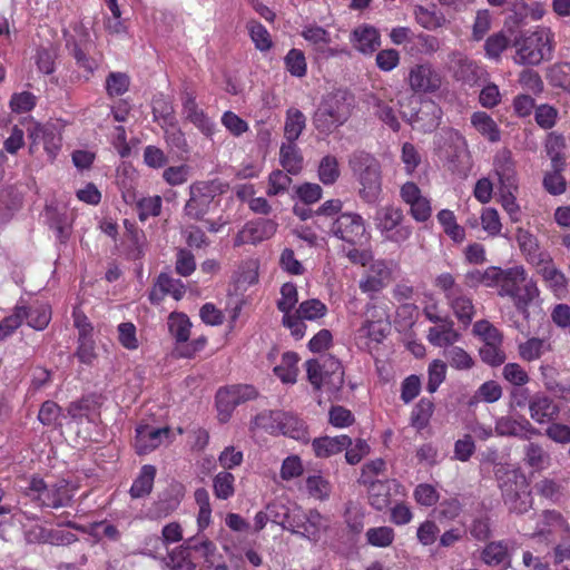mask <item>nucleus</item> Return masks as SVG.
<instances>
[{
	"label": "nucleus",
	"instance_id": "52",
	"mask_svg": "<svg viewBox=\"0 0 570 570\" xmlns=\"http://www.w3.org/2000/svg\"><path fill=\"white\" fill-rule=\"evenodd\" d=\"M287 71L294 76L302 78L306 75L307 65L305 55L299 49H291L284 58Z\"/></svg>",
	"mask_w": 570,
	"mask_h": 570
},
{
	"label": "nucleus",
	"instance_id": "57",
	"mask_svg": "<svg viewBox=\"0 0 570 570\" xmlns=\"http://www.w3.org/2000/svg\"><path fill=\"white\" fill-rule=\"evenodd\" d=\"M510 512L524 514L532 509L533 500L529 489L519 491L517 494L503 500Z\"/></svg>",
	"mask_w": 570,
	"mask_h": 570
},
{
	"label": "nucleus",
	"instance_id": "54",
	"mask_svg": "<svg viewBox=\"0 0 570 570\" xmlns=\"http://www.w3.org/2000/svg\"><path fill=\"white\" fill-rule=\"evenodd\" d=\"M156 286L159 287V292H161L164 296L169 294L177 301L180 299L186 292L185 285L180 279H175L166 273H161L158 276Z\"/></svg>",
	"mask_w": 570,
	"mask_h": 570
},
{
	"label": "nucleus",
	"instance_id": "64",
	"mask_svg": "<svg viewBox=\"0 0 570 570\" xmlns=\"http://www.w3.org/2000/svg\"><path fill=\"white\" fill-rule=\"evenodd\" d=\"M509 39L503 32L490 36L484 43V50L489 58L499 59L501 53L509 47Z\"/></svg>",
	"mask_w": 570,
	"mask_h": 570
},
{
	"label": "nucleus",
	"instance_id": "30",
	"mask_svg": "<svg viewBox=\"0 0 570 570\" xmlns=\"http://www.w3.org/2000/svg\"><path fill=\"white\" fill-rule=\"evenodd\" d=\"M279 160L283 168L292 175H297L303 167V157L295 141L284 142L279 150Z\"/></svg>",
	"mask_w": 570,
	"mask_h": 570
},
{
	"label": "nucleus",
	"instance_id": "29",
	"mask_svg": "<svg viewBox=\"0 0 570 570\" xmlns=\"http://www.w3.org/2000/svg\"><path fill=\"white\" fill-rule=\"evenodd\" d=\"M446 302L458 321L463 325V327H468L475 314L472 298L468 296L462 289L455 295H452V297L446 299Z\"/></svg>",
	"mask_w": 570,
	"mask_h": 570
},
{
	"label": "nucleus",
	"instance_id": "41",
	"mask_svg": "<svg viewBox=\"0 0 570 570\" xmlns=\"http://www.w3.org/2000/svg\"><path fill=\"white\" fill-rule=\"evenodd\" d=\"M191 323L186 314L173 313L168 318V330L176 343H186L190 336Z\"/></svg>",
	"mask_w": 570,
	"mask_h": 570
},
{
	"label": "nucleus",
	"instance_id": "12",
	"mask_svg": "<svg viewBox=\"0 0 570 570\" xmlns=\"http://www.w3.org/2000/svg\"><path fill=\"white\" fill-rule=\"evenodd\" d=\"M277 223L273 219L257 218L247 222L234 238V246L244 244H258L271 238L277 230Z\"/></svg>",
	"mask_w": 570,
	"mask_h": 570
},
{
	"label": "nucleus",
	"instance_id": "3",
	"mask_svg": "<svg viewBox=\"0 0 570 570\" xmlns=\"http://www.w3.org/2000/svg\"><path fill=\"white\" fill-rule=\"evenodd\" d=\"M350 168L356 177L358 195L366 204H374L382 193V174L379 160L371 154L357 150L348 159Z\"/></svg>",
	"mask_w": 570,
	"mask_h": 570
},
{
	"label": "nucleus",
	"instance_id": "25",
	"mask_svg": "<svg viewBox=\"0 0 570 570\" xmlns=\"http://www.w3.org/2000/svg\"><path fill=\"white\" fill-rule=\"evenodd\" d=\"M351 445H353L352 439L345 434L333 438L325 435L316 438L312 442L315 456L321 459L341 453Z\"/></svg>",
	"mask_w": 570,
	"mask_h": 570
},
{
	"label": "nucleus",
	"instance_id": "16",
	"mask_svg": "<svg viewBox=\"0 0 570 570\" xmlns=\"http://www.w3.org/2000/svg\"><path fill=\"white\" fill-rule=\"evenodd\" d=\"M409 85L414 92H434L441 87V77L430 63L415 65L409 72Z\"/></svg>",
	"mask_w": 570,
	"mask_h": 570
},
{
	"label": "nucleus",
	"instance_id": "5",
	"mask_svg": "<svg viewBox=\"0 0 570 570\" xmlns=\"http://www.w3.org/2000/svg\"><path fill=\"white\" fill-rule=\"evenodd\" d=\"M71 29L72 31H63L66 49L75 59L76 66L83 70L85 78L88 80L98 68V61L91 56L95 45L89 30L81 22L75 23Z\"/></svg>",
	"mask_w": 570,
	"mask_h": 570
},
{
	"label": "nucleus",
	"instance_id": "20",
	"mask_svg": "<svg viewBox=\"0 0 570 570\" xmlns=\"http://www.w3.org/2000/svg\"><path fill=\"white\" fill-rule=\"evenodd\" d=\"M530 416L539 424L551 423L558 419L560 407L550 396L535 394L529 401Z\"/></svg>",
	"mask_w": 570,
	"mask_h": 570
},
{
	"label": "nucleus",
	"instance_id": "6",
	"mask_svg": "<svg viewBox=\"0 0 570 570\" xmlns=\"http://www.w3.org/2000/svg\"><path fill=\"white\" fill-rule=\"evenodd\" d=\"M515 61L520 65L538 66L551 55L549 35L544 30L524 31L513 40Z\"/></svg>",
	"mask_w": 570,
	"mask_h": 570
},
{
	"label": "nucleus",
	"instance_id": "40",
	"mask_svg": "<svg viewBox=\"0 0 570 570\" xmlns=\"http://www.w3.org/2000/svg\"><path fill=\"white\" fill-rule=\"evenodd\" d=\"M523 453L525 464L537 471L543 470L550 464V454L539 443L529 442L524 445Z\"/></svg>",
	"mask_w": 570,
	"mask_h": 570
},
{
	"label": "nucleus",
	"instance_id": "28",
	"mask_svg": "<svg viewBox=\"0 0 570 570\" xmlns=\"http://www.w3.org/2000/svg\"><path fill=\"white\" fill-rule=\"evenodd\" d=\"M460 334L454 330V322L445 317L442 323L429 330V342L439 347L451 346L460 340Z\"/></svg>",
	"mask_w": 570,
	"mask_h": 570
},
{
	"label": "nucleus",
	"instance_id": "19",
	"mask_svg": "<svg viewBox=\"0 0 570 570\" xmlns=\"http://www.w3.org/2000/svg\"><path fill=\"white\" fill-rule=\"evenodd\" d=\"M100 405L99 396L96 394L85 395L67 406V414L76 422L86 419L89 423H95L100 416Z\"/></svg>",
	"mask_w": 570,
	"mask_h": 570
},
{
	"label": "nucleus",
	"instance_id": "11",
	"mask_svg": "<svg viewBox=\"0 0 570 570\" xmlns=\"http://www.w3.org/2000/svg\"><path fill=\"white\" fill-rule=\"evenodd\" d=\"M464 137L455 129L442 128L433 139L434 154L442 160L454 163L465 148Z\"/></svg>",
	"mask_w": 570,
	"mask_h": 570
},
{
	"label": "nucleus",
	"instance_id": "2",
	"mask_svg": "<svg viewBox=\"0 0 570 570\" xmlns=\"http://www.w3.org/2000/svg\"><path fill=\"white\" fill-rule=\"evenodd\" d=\"M497 286L500 287L498 294L512 298L515 308L523 314L528 313L529 305L539 296L537 283L528 279L522 266L500 268Z\"/></svg>",
	"mask_w": 570,
	"mask_h": 570
},
{
	"label": "nucleus",
	"instance_id": "46",
	"mask_svg": "<svg viewBox=\"0 0 570 570\" xmlns=\"http://www.w3.org/2000/svg\"><path fill=\"white\" fill-rule=\"evenodd\" d=\"M444 357L449 365L459 371L470 370L474 366L473 358L459 346H449L444 351Z\"/></svg>",
	"mask_w": 570,
	"mask_h": 570
},
{
	"label": "nucleus",
	"instance_id": "26",
	"mask_svg": "<svg viewBox=\"0 0 570 570\" xmlns=\"http://www.w3.org/2000/svg\"><path fill=\"white\" fill-rule=\"evenodd\" d=\"M32 138L31 148L42 144L50 160H53L61 146V137L53 126H37L30 134Z\"/></svg>",
	"mask_w": 570,
	"mask_h": 570
},
{
	"label": "nucleus",
	"instance_id": "63",
	"mask_svg": "<svg viewBox=\"0 0 570 570\" xmlns=\"http://www.w3.org/2000/svg\"><path fill=\"white\" fill-rule=\"evenodd\" d=\"M446 374V364L440 360H434L429 365L428 370V384L426 390L429 393H434L441 385V383L445 380Z\"/></svg>",
	"mask_w": 570,
	"mask_h": 570
},
{
	"label": "nucleus",
	"instance_id": "7",
	"mask_svg": "<svg viewBox=\"0 0 570 570\" xmlns=\"http://www.w3.org/2000/svg\"><path fill=\"white\" fill-rule=\"evenodd\" d=\"M326 529V519L316 509L304 511L299 507L292 509L288 522L284 525V530L314 543L320 541L321 532Z\"/></svg>",
	"mask_w": 570,
	"mask_h": 570
},
{
	"label": "nucleus",
	"instance_id": "22",
	"mask_svg": "<svg viewBox=\"0 0 570 570\" xmlns=\"http://www.w3.org/2000/svg\"><path fill=\"white\" fill-rule=\"evenodd\" d=\"M495 433L501 436H518L529 439V435H538L540 431L532 426L527 419L515 420L502 416L495 422Z\"/></svg>",
	"mask_w": 570,
	"mask_h": 570
},
{
	"label": "nucleus",
	"instance_id": "24",
	"mask_svg": "<svg viewBox=\"0 0 570 570\" xmlns=\"http://www.w3.org/2000/svg\"><path fill=\"white\" fill-rule=\"evenodd\" d=\"M184 497V491L181 485H171L161 492L158 497V500L153 504L150 509V513L154 518L160 519L169 515L174 512Z\"/></svg>",
	"mask_w": 570,
	"mask_h": 570
},
{
	"label": "nucleus",
	"instance_id": "50",
	"mask_svg": "<svg viewBox=\"0 0 570 570\" xmlns=\"http://www.w3.org/2000/svg\"><path fill=\"white\" fill-rule=\"evenodd\" d=\"M235 478L230 472L222 471L213 480L214 494L217 499L227 500L234 495Z\"/></svg>",
	"mask_w": 570,
	"mask_h": 570
},
{
	"label": "nucleus",
	"instance_id": "58",
	"mask_svg": "<svg viewBox=\"0 0 570 570\" xmlns=\"http://www.w3.org/2000/svg\"><path fill=\"white\" fill-rule=\"evenodd\" d=\"M281 417L282 411H264L254 417L253 425L271 434H277Z\"/></svg>",
	"mask_w": 570,
	"mask_h": 570
},
{
	"label": "nucleus",
	"instance_id": "55",
	"mask_svg": "<svg viewBox=\"0 0 570 570\" xmlns=\"http://www.w3.org/2000/svg\"><path fill=\"white\" fill-rule=\"evenodd\" d=\"M327 313L326 305L317 298H311L302 302L296 311V314L304 320L315 321Z\"/></svg>",
	"mask_w": 570,
	"mask_h": 570
},
{
	"label": "nucleus",
	"instance_id": "13",
	"mask_svg": "<svg viewBox=\"0 0 570 570\" xmlns=\"http://www.w3.org/2000/svg\"><path fill=\"white\" fill-rule=\"evenodd\" d=\"M494 478L501 490L502 499L505 500L519 491L529 488L528 480L519 469H512L507 464L494 465Z\"/></svg>",
	"mask_w": 570,
	"mask_h": 570
},
{
	"label": "nucleus",
	"instance_id": "59",
	"mask_svg": "<svg viewBox=\"0 0 570 570\" xmlns=\"http://www.w3.org/2000/svg\"><path fill=\"white\" fill-rule=\"evenodd\" d=\"M320 180L325 185L334 184L340 177L338 161L334 156L327 155L322 158L318 166Z\"/></svg>",
	"mask_w": 570,
	"mask_h": 570
},
{
	"label": "nucleus",
	"instance_id": "15",
	"mask_svg": "<svg viewBox=\"0 0 570 570\" xmlns=\"http://www.w3.org/2000/svg\"><path fill=\"white\" fill-rule=\"evenodd\" d=\"M183 115L185 119L198 128L206 137H212L215 131L214 121L198 107L193 92L185 91L181 96Z\"/></svg>",
	"mask_w": 570,
	"mask_h": 570
},
{
	"label": "nucleus",
	"instance_id": "43",
	"mask_svg": "<svg viewBox=\"0 0 570 570\" xmlns=\"http://www.w3.org/2000/svg\"><path fill=\"white\" fill-rule=\"evenodd\" d=\"M547 79L551 86L570 94V62L563 61L552 65L547 71Z\"/></svg>",
	"mask_w": 570,
	"mask_h": 570
},
{
	"label": "nucleus",
	"instance_id": "21",
	"mask_svg": "<svg viewBox=\"0 0 570 570\" xmlns=\"http://www.w3.org/2000/svg\"><path fill=\"white\" fill-rule=\"evenodd\" d=\"M357 482L367 488L368 503L377 511L386 509L391 503V485L389 480L360 478Z\"/></svg>",
	"mask_w": 570,
	"mask_h": 570
},
{
	"label": "nucleus",
	"instance_id": "32",
	"mask_svg": "<svg viewBox=\"0 0 570 570\" xmlns=\"http://www.w3.org/2000/svg\"><path fill=\"white\" fill-rule=\"evenodd\" d=\"M155 476L156 468L149 464L144 465L130 488L131 498L139 499L148 495L153 490Z\"/></svg>",
	"mask_w": 570,
	"mask_h": 570
},
{
	"label": "nucleus",
	"instance_id": "17",
	"mask_svg": "<svg viewBox=\"0 0 570 570\" xmlns=\"http://www.w3.org/2000/svg\"><path fill=\"white\" fill-rule=\"evenodd\" d=\"M493 171L498 177L500 188L518 189L515 163L509 149H500L493 159Z\"/></svg>",
	"mask_w": 570,
	"mask_h": 570
},
{
	"label": "nucleus",
	"instance_id": "47",
	"mask_svg": "<svg viewBox=\"0 0 570 570\" xmlns=\"http://www.w3.org/2000/svg\"><path fill=\"white\" fill-rule=\"evenodd\" d=\"M236 406L234 396L228 386L220 387L216 393V407L219 421L226 423L230 419Z\"/></svg>",
	"mask_w": 570,
	"mask_h": 570
},
{
	"label": "nucleus",
	"instance_id": "18",
	"mask_svg": "<svg viewBox=\"0 0 570 570\" xmlns=\"http://www.w3.org/2000/svg\"><path fill=\"white\" fill-rule=\"evenodd\" d=\"M442 109L434 101H424L419 110L411 117L410 124L413 129L424 134L433 132L441 122Z\"/></svg>",
	"mask_w": 570,
	"mask_h": 570
},
{
	"label": "nucleus",
	"instance_id": "39",
	"mask_svg": "<svg viewBox=\"0 0 570 570\" xmlns=\"http://www.w3.org/2000/svg\"><path fill=\"white\" fill-rule=\"evenodd\" d=\"M298 355L295 352H286L282 356V363L274 367V374L283 382V383H295L298 368Z\"/></svg>",
	"mask_w": 570,
	"mask_h": 570
},
{
	"label": "nucleus",
	"instance_id": "61",
	"mask_svg": "<svg viewBox=\"0 0 570 570\" xmlns=\"http://www.w3.org/2000/svg\"><path fill=\"white\" fill-rule=\"evenodd\" d=\"M306 489L311 497L318 500H326L331 494L332 485L322 475H309L306 479Z\"/></svg>",
	"mask_w": 570,
	"mask_h": 570
},
{
	"label": "nucleus",
	"instance_id": "14",
	"mask_svg": "<svg viewBox=\"0 0 570 570\" xmlns=\"http://www.w3.org/2000/svg\"><path fill=\"white\" fill-rule=\"evenodd\" d=\"M169 435L170 429L167 426L154 428L148 424L138 425L134 441L135 450L139 455L150 453L160 446L164 440H167Z\"/></svg>",
	"mask_w": 570,
	"mask_h": 570
},
{
	"label": "nucleus",
	"instance_id": "8",
	"mask_svg": "<svg viewBox=\"0 0 570 570\" xmlns=\"http://www.w3.org/2000/svg\"><path fill=\"white\" fill-rule=\"evenodd\" d=\"M328 234L352 246L362 245L368 238L364 218L353 212L342 213L328 222Z\"/></svg>",
	"mask_w": 570,
	"mask_h": 570
},
{
	"label": "nucleus",
	"instance_id": "1",
	"mask_svg": "<svg viewBox=\"0 0 570 570\" xmlns=\"http://www.w3.org/2000/svg\"><path fill=\"white\" fill-rule=\"evenodd\" d=\"M354 102V96L347 90L337 89L327 94L313 115L316 130L330 135L344 125L352 115Z\"/></svg>",
	"mask_w": 570,
	"mask_h": 570
},
{
	"label": "nucleus",
	"instance_id": "34",
	"mask_svg": "<svg viewBox=\"0 0 570 570\" xmlns=\"http://www.w3.org/2000/svg\"><path fill=\"white\" fill-rule=\"evenodd\" d=\"M535 267L544 282L548 283L554 292L563 291L566 288V276L554 266L550 255L547 262H542L540 265H535Z\"/></svg>",
	"mask_w": 570,
	"mask_h": 570
},
{
	"label": "nucleus",
	"instance_id": "49",
	"mask_svg": "<svg viewBox=\"0 0 570 570\" xmlns=\"http://www.w3.org/2000/svg\"><path fill=\"white\" fill-rule=\"evenodd\" d=\"M164 137L167 145L179 153L188 151V144L184 131L180 129L178 121L163 127Z\"/></svg>",
	"mask_w": 570,
	"mask_h": 570
},
{
	"label": "nucleus",
	"instance_id": "23",
	"mask_svg": "<svg viewBox=\"0 0 570 570\" xmlns=\"http://www.w3.org/2000/svg\"><path fill=\"white\" fill-rule=\"evenodd\" d=\"M520 250L525 255L527 261L532 265H540L547 262L549 253L541 250L537 237L529 230L519 227L515 234Z\"/></svg>",
	"mask_w": 570,
	"mask_h": 570
},
{
	"label": "nucleus",
	"instance_id": "36",
	"mask_svg": "<svg viewBox=\"0 0 570 570\" xmlns=\"http://www.w3.org/2000/svg\"><path fill=\"white\" fill-rule=\"evenodd\" d=\"M305 127V115L298 109L289 108L286 112V119L284 125V137L286 141H296Z\"/></svg>",
	"mask_w": 570,
	"mask_h": 570
},
{
	"label": "nucleus",
	"instance_id": "33",
	"mask_svg": "<svg viewBox=\"0 0 570 570\" xmlns=\"http://www.w3.org/2000/svg\"><path fill=\"white\" fill-rule=\"evenodd\" d=\"M500 267L490 266L485 271L472 269L464 275V283L470 288H476L479 285L487 287L497 286Z\"/></svg>",
	"mask_w": 570,
	"mask_h": 570
},
{
	"label": "nucleus",
	"instance_id": "53",
	"mask_svg": "<svg viewBox=\"0 0 570 570\" xmlns=\"http://www.w3.org/2000/svg\"><path fill=\"white\" fill-rule=\"evenodd\" d=\"M508 558V547L502 541H493L482 551V560L488 566H499Z\"/></svg>",
	"mask_w": 570,
	"mask_h": 570
},
{
	"label": "nucleus",
	"instance_id": "45",
	"mask_svg": "<svg viewBox=\"0 0 570 570\" xmlns=\"http://www.w3.org/2000/svg\"><path fill=\"white\" fill-rule=\"evenodd\" d=\"M26 318L28 326L42 331L46 328L51 320V312L46 305H38L35 307L24 306Z\"/></svg>",
	"mask_w": 570,
	"mask_h": 570
},
{
	"label": "nucleus",
	"instance_id": "37",
	"mask_svg": "<svg viewBox=\"0 0 570 570\" xmlns=\"http://www.w3.org/2000/svg\"><path fill=\"white\" fill-rule=\"evenodd\" d=\"M471 124L481 135L487 137L490 141L495 142L500 140V129L495 121L492 119V117L489 116L487 112H473L471 116Z\"/></svg>",
	"mask_w": 570,
	"mask_h": 570
},
{
	"label": "nucleus",
	"instance_id": "10",
	"mask_svg": "<svg viewBox=\"0 0 570 570\" xmlns=\"http://www.w3.org/2000/svg\"><path fill=\"white\" fill-rule=\"evenodd\" d=\"M216 195L217 190L214 181L191 184L189 199L184 207L185 215L194 220H203L205 215L208 214Z\"/></svg>",
	"mask_w": 570,
	"mask_h": 570
},
{
	"label": "nucleus",
	"instance_id": "31",
	"mask_svg": "<svg viewBox=\"0 0 570 570\" xmlns=\"http://www.w3.org/2000/svg\"><path fill=\"white\" fill-rule=\"evenodd\" d=\"M278 433L298 441L307 440V429L304 421L292 413L282 412Z\"/></svg>",
	"mask_w": 570,
	"mask_h": 570
},
{
	"label": "nucleus",
	"instance_id": "51",
	"mask_svg": "<svg viewBox=\"0 0 570 570\" xmlns=\"http://www.w3.org/2000/svg\"><path fill=\"white\" fill-rule=\"evenodd\" d=\"M434 404L429 399H421L411 414V423L417 429H424L433 414Z\"/></svg>",
	"mask_w": 570,
	"mask_h": 570
},
{
	"label": "nucleus",
	"instance_id": "60",
	"mask_svg": "<svg viewBox=\"0 0 570 570\" xmlns=\"http://www.w3.org/2000/svg\"><path fill=\"white\" fill-rule=\"evenodd\" d=\"M298 302V292L294 283H285L281 287V298L277 301V308L284 314H291Z\"/></svg>",
	"mask_w": 570,
	"mask_h": 570
},
{
	"label": "nucleus",
	"instance_id": "35",
	"mask_svg": "<svg viewBox=\"0 0 570 570\" xmlns=\"http://www.w3.org/2000/svg\"><path fill=\"white\" fill-rule=\"evenodd\" d=\"M566 147L564 138L554 132L549 134L546 149L551 159V168L556 170H563L566 168V157L563 149Z\"/></svg>",
	"mask_w": 570,
	"mask_h": 570
},
{
	"label": "nucleus",
	"instance_id": "56",
	"mask_svg": "<svg viewBox=\"0 0 570 570\" xmlns=\"http://www.w3.org/2000/svg\"><path fill=\"white\" fill-rule=\"evenodd\" d=\"M129 76L125 72H110L106 78V91L109 97L122 96L128 91Z\"/></svg>",
	"mask_w": 570,
	"mask_h": 570
},
{
	"label": "nucleus",
	"instance_id": "48",
	"mask_svg": "<svg viewBox=\"0 0 570 570\" xmlns=\"http://www.w3.org/2000/svg\"><path fill=\"white\" fill-rule=\"evenodd\" d=\"M365 537L368 544L377 548H387L393 543L395 532L391 527L382 525L370 528Z\"/></svg>",
	"mask_w": 570,
	"mask_h": 570
},
{
	"label": "nucleus",
	"instance_id": "4",
	"mask_svg": "<svg viewBox=\"0 0 570 570\" xmlns=\"http://www.w3.org/2000/svg\"><path fill=\"white\" fill-rule=\"evenodd\" d=\"M24 495L40 508L60 509L70 507L72 502V493L66 480L48 485L43 479L32 476L24 489Z\"/></svg>",
	"mask_w": 570,
	"mask_h": 570
},
{
	"label": "nucleus",
	"instance_id": "62",
	"mask_svg": "<svg viewBox=\"0 0 570 570\" xmlns=\"http://www.w3.org/2000/svg\"><path fill=\"white\" fill-rule=\"evenodd\" d=\"M128 240L130 243L128 247L129 258L134 261L140 259L145 255V233L131 226V228L128 229Z\"/></svg>",
	"mask_w": 570,
	"mask_h": 570
},
{
	"label": "nucleus",
	"instance_id": "42",
	"mask_svg": "<svg viewBox=\"0 0 570 570\" xmlns=\"http://www.w3.org/2000/svg\"><path fill=\"white\" fill-rule=\"evenodd\" d=\"M438 220L442 225L444 233L455 243H461L465 238V230L456 223L452 210L442 209L438 214Z\"/></svg>",
	"mask_w": 570,
	"mask_h": 570
},
{
	"label": "nucleus",
	"instance_id": "27",
	"mask_svg": "<svg viewBox=\"0 0 570 570\" xmlns=\"http://www.w3.org/2000/svg\"><path fill=\"white\" fill-rule=\"evenodd\" d=\"M351 41L354 47L364 55H371L381 46V37L377 29L371 26H361L356 28Z\"/></svg>",
	"mask_w": 570,
	"mask_h": 570
},
{
	"label": "nucleus",
	"instance_id": "38",
	"mask_svg": "<svg viewBox=\"0 0 570 570\" xmlns=\"http://www.w3.org/2000/svg\"><path fill=\"white\" fill-rule=\"evenodd\" d=\"M551 350V345L544 338L531 337L518 346V352L523 361L532 362L539 360L546 352Z\"/></svg>",
	"mask_w": 570,
	"mask_h": 570
},
{
	"label": "nucleus",
	"instance_id": "9",
	"mask_svg": "<svg viewBox=\"0 0 570 570\" xmlns=\"http://www.w3.org/2000/svg\"><path fill=\"white\" fill-rule=\"evenodd\" d=\"M404 214L402 208L387 205L377 209L375 223L386 240L402 244L412 235V227L403 225Z\"/></svg>",
	"mask_w": 570,
	"mask_h": 570
},
{
	"label": "nucleus",
	"instance_id": "44",
	"mask_svg": "<svg viewBox=\"0 0 570 570\" xmlns=\"http://www.w3.org/2000/svg\"><path fill=\"white\" fill-rule=\"evenodd\" d=\"M24 305H16L13 313L0 321V342L6 341L18 330L26 318Z\"/></svg>",
	"mask_w": 570,
	"mask_h": 570
}]
</instances>
